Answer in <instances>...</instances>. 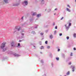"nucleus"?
Here are the masks:
<instances>
[{"label":"nucleus","instance_id":"obj_41","mask_svg":"<svg viewBox=\"0 0 76 76\" xmlns=\"http://www.w3.org/2000/svg\"><path fill=\"white\" fill-rule=\"evenodd\" d=\"M74 50H76V48H74Z\"/></svg>","mask_w":76,"mask_h":76},{"label":"nucleus","instance_id":"obj_53","mask_svg":"<svg viewBox=\"0 0 76 76\" xmlns=\"http://www.w3.org/2000/svg\"><path fill=\"white\" fill-rule=\"evenodd\" d=\"M75 2H76V0H75Z\"/></svg>","mask_w":76,"mask_h":76},{"label":"nucleus","instance_id":"obj_27","mask_svg":"<svg viewBox=\"0 0 76 76\" xmlns=\"http://www.w3.org/2000/svg\"><path fill=\"white\" fill-rule=\"evenodd\" d=\"M67 7H69V8H71L70 7V6L69 5H67Z\"/></svg>","mask_w":76,"mask_h":76},{"label":"nucleus","instance_id":"obj_29","mask_svg":"<svg viewBox=\"0 0 76 76\" xmlns=\"http://www.w3.org/2000/svg\"><path fill=\"white\" fill-rule=\"evenodd\" d=\"M45 44H47V41H46L45 42Z\"/></svg>","mask_w":76,"mask_h":76},{"label":"nucleus","instance_id":"obj_22","mask_svg":"<svg viewBox=\"0 0 76 76\" xmlns=\"http://www.w3.org/2000/svg\"><path fill=\"white\" fill-rule=\"evenodd\" d=\"M56 59L57 60H59V58H56Z\"/></svg>","mask_w":76,"mask_h":76},{"label":"nucleus","instance_id":"obj_26","mask_svg":"<svg viewBox=\"0 0 76 76\" xmlns=\"http://www.w3.org/2000/svg\"><path fill=\"white\" fill-rule=\"evenodd\" d=\"M66 39H69V37H67Z\"/></svg>","mask_w":76,"mask_h":76},{"label":"nucleus","instance_id":"obj_19","mask_svg":"<svg viewBox=\"0 0 76 76\" xmlns=\"http://www.w3.org/2000/svg\"><path fill=\"white\" fill-rule=\"evenodd\" d=\"M47 48L48 49H49V48H50V46H48L47 47Z\"/></svg>","mask_w":76,"mask_h":76},{"label":"nucleus","instance_id":"obj_2","mask_svg":"<svg viewBox=\"0 0 76 76\" xmlns=\"http://www.w3.org/2000/svg\"><path fill=\"white\" fill-rule=\"evenodd\" d=\"M6 42H4L2 44L1 46V47L2 49L4 48V47H5V45H6Z\"/></svg>","mask_w":76,"mask_h":76},{"label":"nucleus","instance_id":"obj_17","mask_svg":"<svg viewBox=\"0 0 76 76\" xmlns=\"http://www.w3.org/2000/svg\"><path fill=\"white\" fill-rule=\"evenodd\" d=\"M69 26H68V27H66V29L67 30V31L68 30V29H69Z\"/></svg>","mask_w":76,"mask_h":76},{"label":"nucleus","instance_id":"obj_15","mask_svg":"<svg viewBox=\"0 0 76 76\" xmlns=\"http://www.w3.org/2000/svg\"><path fill=\"white\" fill-rule=\"evenodd\" d=\"M36 15H37V13L36 12H34L33 14L32 15L33 16H35Z\"/></svg>","mask_w":76,"mask_h":76},{"label":"nucleus","instance_id":"obj_49","mask_svg":"<svg viewBox=\"0 0 76 76\" xmlns=\"http://www.w3.org/2000/svg\"><path fill=\"white\" fill-rule=\"evenodd\" d=\"M54 15H56V13L54 14Z\"/></svg>","mask_w":76,"mask_h":76},{"label":"nucleus","instance_id":"obj_54","mask_svg":"<svg viewBox=\"0 0 76 76\" xmlns=\"http://www.w3.org/2000/svg\"><path fill=\"white\" fill-rule=\"evenodd\" d=\"M64 76H66V75H65Z\"/></svg>","mask_w":76,"mask_h":76},{"label":"nucleus","instance_id":"obj_46","mask_svg":"<svg viewBox=\"0 0 76 76\" xmlns=\"http://www.w3.org/2000/svg\"><path fill=\"white\" fill-rule=\"evenodd\" d=\"M57 10V8H56V9H55V10Z\"/></svg>","mask_w":76,"mask_h":76},{"label":"nucleus","instance_id":"obj_38","mask_svg":"<svg viewBox=\"0 0 76 76\" xmlns=\"http://www.w3.org/2000/svg\"><path fill=\"white\" fill-rule=\"evenodd\" d=\"M69 26H71V23H69Z\"/></svg>","mask_w":76,"mask_h":76},{"label":"nucleus","instance_id":"obj_28","mask_svg":"<svg viewBox=\"0 0 76 76\" xmlns=\"http://www.w3.org/2000/svg\"><path fill=\"white\" fill-rule=\"evenodd\" d=\"M21 19L22 20H23V16L22 17V18H21Z\"/></svg>","mask_w":76,"mask_h":76},{"label":"nucleus","instance_id":"obj_35","mask_svg":"<svg viewBox=\"0 0 76 76\" xmlns=\"http://www.w3.org/2000/svg\"><path fill=\"white\" fill-rule=\"evenodd\" d=\"M40 35H43V34L42 33H41L40 34Z\"/></svg>","mask_w":76,"mask_h":76},{"label":"nucleus","instance_id":"obj_14","mask_svg":"<svg viewBox=\"0 0 76 76\" xmlns=\"http://www.w3.org/2000/svg\"><path fill=\"white\" fill-rule=\"evenodd\" d=\"M31 33L32 34H36V33H35V31H32Z\"/></svg>","mask_w":76,"mask_h":76},{"label":"nucleus","instance_id":"obj_6","mask_svg":"<svg viewBox=\"0 0 76 76\" xmlns=\"http://www.w3.org/2000/svg\"><path fill=\"white\" fill-rule=\"evenodd\" d=\"M37 18H39V17L41 16V14H37Z\"/></svg>","mask_w":76,"mask_h":76},{"label":"nucleus","instance_id":"obj_1","mask_svg":"<svg viewBox=\"0 0 76 76\" xmlns=\"http://www.w3.org/2000/svg\"><path fill=\"white\" fill-rule=\"evenodd\" d=\"M15 29L18 31H19L21 29V27L19 26H16L15 27Z\"/></svg>","mask_w":76,"mask_h":76},{"label":"nucleus","instance_id":"obj_55","mask_svg":"<svg viewBox=\"0 0 76 76\" xmlns=\"http://www.w3.org/2000/svg\"><path fill=\"white\" fill-rule=\"evenodd\" d=\"M60 76H61V75H60Z\"/></svg>","mask_w":76,"mask_h":76},{"label":"nucleus","instance_id":"obj_9","mask_svg":"<svg viewBox=\"0 0 76 76\" xmlns=\"http://www.w3.org/2000/svg\"><path fill=\"white\" fill-rule=\"evenodd\" d=\"M19 3L18 4H13V6H18V5H19Z\"/></svg>","mask_w":76,"mask_h":76},{"label":"nucleus","instance_id":"obj_47","mask_svg":"<svg viewBox=\"0 0 76 76\" xmlns=\"http://www.w3.org/2000/svg\"><path fill=\"white\" fill-rule=\"evenodd\" d=\"M35 28H37V27H35Z\"/></svg>","mask_w":76,"mask_h":76},{"label":"nucleus","instance_id":"obj_48","mask_svg":"<svg viewBox=\"0 0 76 76\" xmlns=\"http://www.w3.org/2000/svg\"><path fill=\"white\" fill-rule=\"evenodd\" d=\"M34 48H35V46H34Z\"/></svg>","mask_w":76,"mask_h":76},{"label":"nucleus","instance_id":"obj_10","mask_svg":"<svg viewBox=\"0 0 76 76\" xmlns=\"http://www.w3.org/2000/svg\"><path fill=\"white\" fill-rule=\"evenodd\" d=\"M14 56L15 57H19V55L16 54H14Z\"/></svg>","mask_w":76,"mask_h":76},{"label":"nucleus","instance_id":"obj_44","mask_svg":"<svg viewBox=\"0 0 76 76\" xmlns=\"http://www.w3.org/2000/svg\"><path fill=\"white\" fill-rule=\"evenodd\" d=\"M41 62L42 63H44V62L43 61H41Z\"/></svg>","mask_w":76,"mask_h":76},{"label":"nucleus","instance_id":"obj_21","mask_svg":"<svg viewBox=\"0 0 76 76\" xmlns=\"http://www.w3.org/2000/svg\"><path fill=\"white\" fill-rule=\"evenodd\" d=\"M57 33V31H54V34H56Z\"/></svg>","mask_w":76,"mask_h":76},{"label":"nucleus","instance_id":"obj_32","mask_svg":"<svg viewBox=\"0 0 76 76\" xmlns=\"http://www.w3.org/2000/svg\"><path fill=\"white\" fill-rule=\"evenodd\" d=\"M53 26H54L55 25V23H53Z\"/></svg>","mask_w":76,"mask_h":76},{"label":"nucleus","instance_id":"obj_30","mask_svg":"<svg viewBox=\"0 0 76 76\" xmlns=\"http://www.w3.org/2000/svg\"><path fill=\"white\" fill-rule=\"evenodd\" d=\"M55 28V29H57V26H56Z\"/></svg>","mask_w":76,"mask_h":76},{"label":"nucleus","instance_id":"obj_16","mask_svg":"<svg viewBox=\"0 0 76 76\" xmlns=\"http://www.w3.org/2000/svg\"><path fill=\"white\" fill-rule=\"evenodd\" d=\"M72 72H74L75 71V67L74 66L72 68Z\"/></svg>","mask_w":76,"mask_h":76},{"label":"nucleus","instance_id":"obj_40","mask_svg":"<svg viewBox=\"0 0 76 76\" xmlns=\"http://www.w3.org/2000/svg\"><path fill=\"white\" fill-rule=\"evenodd\" d=\"M60 49H58V51H60Z\"/></svg>","mask_w":76,"mask_h":76},{"label":"nucleus","instance_id":"obj_8","mask_svg":"<svg viewBox=\"0 0 76 76\" xmlns=\"http://www.w3.org/2000/svg\"><path fill=\"white\" fill-rule=\"evenodd\" d=\"M21 35H23V36H22L21 37V38H18V39H22V38H23V36L24 35V34L23 33H21Z\"/></svg>","mask_w":76,"mask_h":76},{"label":"nucleus","instance_id":"obj_36","mask_svg":"<svg viewBox=\"0 0 76 76\" xmlns=\"http://www.w3.org/2000/svg\"><path fill=\"white\" fill-rule=\"evenodd\" d=\"M22 40H20L19 41V42H22Z\"/></svg>","mask_w":76,"mask_h":76},{"label":"nucleus","instance_id":"obj_33","mask_svg":"<svg viewBox=\"0 0 76 76\" xmlns=\"http://www.w3.org/2000/svg\"><path fill=\"white\" fill-rule=\"evenodd\" d=\"M59 35L60 36H61V35H62V34H60Z\"/></svg>","mask_w":76,"mask_h":76},{"label":"nucleus","instance_id":"obj_39","mask_svg":"<svg viewBox=\"0 0 76 76\" xmlns=\"http://www.w3.org/2000/svg\"><path fill=\"white\" fill-rule=\"evenodd\" d=\"M15 32H16V31H14L13 32L14 34H15Z\"/></svg>","mask_w":76,"mask_h":76},{"label":"nucleus","instance_id":"obj_31","mask_svg":"<svg viewBox=\"0 0 76 76\" xmlns=\"http://www.w3.org/2000/svg\"><path fill=\"white\" fill-rule=\"evenodd\" d=\"M70 56H73V55L72 54V53H71Z\"/></svg>","mask_w":76,"mask_h":76},{"label":"nucleus","instance_id":"obj_18","mask_svg":"<svg viewBox=\"0 0 76 76\" xmlns=\"http://www.w3.org/2000/svg\"><path fill=\"white\" fill-rule=\"evenodd\" d=\"M74 37H75V38H76V34L75 33L74 34Z\"/></svg>","mask_w":76,"mask_h":76},{"label":"nucleus","instance_id":"obj_11","mask_svg":"<svg viewBox=\"0 0 76 76\" xmlns=\"http://www.w3.org/2000/svg\"><path fill=\"white\" fill-rule=\"evenodd\" d=\"M44 4V0H42L41 4Z\"/></svg>","mask_w":76,"mask_h":76},{"label":"nucleus","instance_id":"obj_3","mask_svg":"<svg viewBox=\"0 0 76 76\" xmlns=\"http://www.w3.org/2000/svg\"><path fill=\"white\" fill-rule=\"evenodd\" d=\"M28 2L27 1H25L23 3V5H26V6L28 5Z\"/></svg>","mask_w":76,"mask_h":76},{"label":"nucleus","instance_id":"obj_25","mask_svg":"<svg viewBox=\"0 0 76 76\" xmlns=\"http://www.w3.org/2000/svg\"><path fill=\"white\" fill-rule=\"evenodd\" d=\"M69 72H67V73L66 74V75H69Z\"/></svg>","mask_w":76,"mask_h":76},{"label":"nucleus","instance_id":"obj_34","mask_svg":"<svg viewBox=\"0 0 76 76\" xmlns=\"http://www.w3.org/2000/svg\"><path fill=\"white\" fill-rule=\"evenodd\" d=\"M50 11H51V9H49L48 10V11H49V12H50Z\"/></svg>","mask_w":76,"mask_h":76},{"label":"nucleus","instance_id":"obj_37","mask_svg":"<svg viewBox=\"0 0 76 76\" xmlns=\"http://www.w3.org/2000/svg\"><path fill=\"white\" fill-rule=\"evenodd\" d=\"M71 64V62H70L69 63V64L70 65V64Z\"/></svg>","mask_w":76,"mask_h":76},{"label":"nucleus","instance_id":"obj_7","mask_svg":"<svg viewBox=\"0 0 76 76\" xmlns=\"http://www.w3.org/2000/svg\"><path fill=\"white\" fill-rule=\"evenodd\" d=\"M66 10L67 11H68L69 12H71V10H70L68 8H66Z\"/></svg>","mask_w":76,"mask_h":76},{"label":"nucleus","instance_id":"obj_52","mask_svg":"<svg viewBox=\"0 0 76 76\" xmlns=\"http://www.w3.org/2000/svg\"><path fill=\"white\" fill-rule=\"evenodd\" d=\"M20 1H19V2H20Z\"/></svg>","mask_w":76,"mask_h":76},{"label":"nucleus","instance_id":"obj_51","mask_svg":"<svg viewBox=\"0 0 76 76\" xmlns=\"http://www.w3.org/2000/svg\"><path fill=\"white\" fill-rule=\"evenodd\" d=\"M40 53H41V54H42V52H40Z\"/></svg>","mask_w":76,"mask_h":76},{"label":"nucleus","instance_id":"obj_50","mask_svg":"<svg viewBox=\"0 0 76 76\" xmlns=\"http://www.w3.org/2000/svg\"><path fill=\"white\" fill-rule=\"evenodd\" d=\"M40 45H41V43H40Z\"/></svg>","mask_w":76,"mask_h":76},{"label":"nucleus","instance_id":"obj_42","mask_svg":"<svg viewBox=\"0 0 76 76\" xmlns=\"http://www.w3.org/2000/svg\"><path fill=\"white\" fill-rule=\"evenodd\" d=\"M65 26L66 27H66H67V24H65Z\"/></svg>","mask_w":76,"mask_h":76},{"label":"nucleus","instance_id":"obj_24","mask_svg":"<svg viewBox=\"0 0 76 76\" xmlns=\"http://www.w3.org/2000/svg\"><path fill=\"white\" fill-rule=\"evenodd\" d=\"M50 57H53V55L51 54H50Z\"/></svg>","mask_w":76,"mask_h":76},{"label":"nucleus","instance_id":"obj_20","mask_svg":"<svg viewBox=\"0 0 76 76\" xmlns=\"http://www.w3.org/2000/svg\"><path fill=\"white\" fill-rule=\"evenodd\" d=\"M40 49H44V46H42L41 48H40Z\"/></svg>","mask_w":76,"mask_h":76},{"label":"nucleus","instance_id":"obj_45","mask_svg":"<svg viewBox=\"0 0 76 76\" xmlns=\"http://www.w3.org/2000/svg\"><path fill=\"white\" fill-rule=\"evenodd\" d=\"M52 66H53V65H54V64H53V63H52Z\"/></svg>","mask_w":76,"mask_h":76},{"label":"nucleus","instance_id":"obj_4","mask_svg":"<svg viewBox=\"0 0 76 76\" xmlns=\"http://www.w3.org/2000/svg\"><path fill=\"white\" fill-rule=\"evenodd\" d=\"M11 45L12 47H15V42H11Z\"/></svg>","mask_w":76,"mask_h":76},{"label":"nucleus","instance_id":"obj_43","mask_svg":"<svg viewBox=\"0 0 76 76\" xmlns=\"http://www.w3.org/2000/svg\"><path fill=\"white\" fill-rule=\"evenodd\" d=\"M63 18H64L63 17H62V18L61 19V20H62V19H63Z\"/></svg>","mask_w":76,"mask_h":76},{"label":"nucleus","instance_id":"obj_23","mask_svg":"<svg viewBox=\"0 0 76 76\" xmlns=\"http://www.w3.org/2000/svg\"><path fill=\"white\" fill-rule=\"evenodd\" d=\"M5 50H6V49H4L3 50V51L4 52L5 51Z\"/></svg>","mask_w":76,"mask_h":76},{"label":"nucleus","instance_id":"obj_5","mask_svg":"<svg viewBox=\"0 0 76 76\" xmlns=\"http://www.w3.org/2000/svg\"><path fill=\"white\" fill-rule=\"evenodd\" d=\"M3 1L5 3H9V1H9V0H4Z\"/></svg>","mask_w":76,"mask_h":76},{"label":"nucleus","instance_id":"obj_13","mask_svg":"<svg viewBox=\"0 0 76 76\" xmlns=\"http://www.w3.org/2000/svg\"><path fill=\"white\" fill-rule=\"evenodd\" d=\"M50 37L51 39H52L53 38V35H50Z\"/></svg>","mask_w":76,"mask_h":76},{"label":"nucleus","instance_id":"obj_12","mask_svg":"<svg viewBox=\"0 0 76 76\" xmlns=\"http://www.w3.org/2000/svg\"><path fill=\"white\" fill-rule=\"evenodd\" d=\"M20 43H18V48H20Z\"/></svg>","mask_w":76,"mask_h":76}]
</instances>
